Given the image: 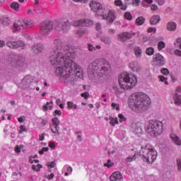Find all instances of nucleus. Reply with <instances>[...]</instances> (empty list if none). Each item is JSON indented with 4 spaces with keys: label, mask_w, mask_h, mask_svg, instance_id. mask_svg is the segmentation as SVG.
<instances>
[{
    "label": "nucleus",
    "mask_w": 181,
    "mask_h": 181,
    "mask_svg": "<svg viewBox=\"0 0 181 181\" xmlns=\"http://www.w3.org/2000/svg\"><path fill=\"white\" fill-rule=\"evenodd\" d=\"M53 46L49 62L54 67L58 66L55 74L61 77V81L64 84H76L78 78H84L83 69L73 62L77 56V48L66 43L60 38L54 40Z\"/></svg>",
    "instance_id": "obj_1"
},
{
    "label": "nucleus",
    "mask_w": 181,
    "mask_h": 181,
    "mask_svg": "<svg viewBox=\"0 0 181 181\" xmlns=\"http://www.w3.org/2000/svg\"><path fill=\"white\" fill-rule=\"evenodd\" d=\"M110 64L101 59H95L92 62L88 67V78L94 81V83H99L100 78L108 75V68Z\"/></svg>",
    "instance_id": "obj_2"
},
{
    "label": "nucleus",
    "mask_w": 181,
    "mask_h": 181,
    "mask_svg": "<svg viewBox=\"0 0 181 181\" xmlns=\"http://www.w3.org/2000/svg\"><path fill=\"white\" fill-rule=\"evenodd\" d=\"M128 104L134 107V112L141 114L151 108V98L145 93H136L129 96Z\"/></svg>",
    "instance_id": "obj_3"
},
{
    "label": "nucleus",
    "mask_w": 181,
    "mask_h": 181,
    "mask_svg": "<svg viewBox=\"0 0 181 181\" xmlns=\"http://www.w3.org/2000/svg\"><path fill=\"white\" fill-rule=\"evenodd\" d=\"M137 83L136 76L132 74L124 73L119 76V84L122 90H131Z\"/></svg>",
    "instance_id": "obj_4"
},
{
    "label": "nucleus",
    "mask_w": 181,
    "mask_h": 181,
    "mask_svg": "<svg viewBox=\"0 0 181 181\" xmlns=\"http://www.w3.org/2000/svg\"><path fill=\"white\" fill-rule=\"evenodd\" d=\"M140 155L142 156L143 160L149 164L155 162V160H156V158H158V152L153 146L150 144H148L144 146H141Z\"/></svg>",
    "instance_id": "obj_5"
},
{
    "label": "nucleus",
    "mask_w": 181,
    "mask_h": 181,
    "mask_svg": "<svg viewBox=\"0 0 181 181\" xmlns=\"http://www.w3.org/2000/svg\"><path fill=\"white\" fill-rule=\"evenodd\" d=\"M90 8L92 11H93V12H100L102 11L100 15H102L103 18L107 21V25H111V23H112V22L117 19L115 12L113 11H110L107 14H104V11H103V5L98 2L93 1L90 4Z\"/></svg>",
    "instance_id": "obj_6"
},
{
    "label": "nucleus",
    "mask_w": 181,
    "mask_h": 181,
    "mask_svg": "<svg viewBox=\"0 0 181 181\" xmlns=\"http://www.w3.org/2000/svg\"><path fill=\"white\" fill-rule=\"evenodd\" d=\"M163 124L159 120L151 119L146 127V131L151 136H158L163 132Z\"/></svg>",
    "instance_id": "obj_7"
},
{
    "label": "nucleus",
    "mask_w": 181,
    "mask_h": 181,
    "mask_svg": "<svg viewBox=\"0 0 181 181\" xmlns=\"http://www.w3.org/2000/svg\"><path fill=\"white\" fill-rule=\"evenodd\" d=\"M8 64L16 69L25 66V57L22 55H13L8 58Z\"/></svg>",
    "instance_id": "obj_8"
},
{
    "label": "nucleus",
    "mask_w": 181,
    "mask_h": 181,
    "mask_svg": "<svg viewBox=\"0 0 181 181\" xmlns=\"http://www.w3.org/2000/svg\"><path fill=\"white\" fill-rule=\"evenodd\" d=\"M53 21H47L41 23L40 28V33L42 36H49L52 30H53Z\"/></svg>",
    "instance_id": "obj_9"
},
{
    "label": "nucleus",
    "mask_w": 181,
    "mask_h": 181,
    "mask_svg": "<svg viewBox=\"0 0 181 181\" xmlns=\"http://www.w3.org/2000/svg\"><path fill=\"white\" fill-rule=\"evenodd\" d=\"M6 45L8 47H10V49H19V47H21L23 49H25V42H23V41H16L13 38H10Z\"/></svg>",
    "instance_id": "obj_10"
},
{
    "label": "nucleus",
    "mask_w": 181,
    "mask_h": 181,
    "mask_svg": "<svg viewBox=\"0 0 181 181\" xmlns=\"http://www.w3.org/2000/svg\"><path fill=\"white\" fill-rule=\"evenodd\" d=\"M165 57L159 53H156L153 56L152 64L155 67H162L165 66Z\"/></svg>",
    "instance_id": "obj_11"
},
{
    "label": "nucleus",
    "mask_w": 181,
    "mask_h": 181,
    "mask_svg": "<svg viewBox=\"0 0 181 181\" xmlns=\"http://www.w3.org/2000/svg\"><path fill=\"white\" fill-rule=\"evenodd\" d=\"M72 26H93L94 25V21L90 19H81V20H76L73 21L71 23V25Z\"/></svg>",
    "instance_id": "obj_12"
},
{
    "label": "nucleus",
    "mask_w": 181,
    "mask_h": 181,
    "mask_svg": "<svg viewBox=\"0 0 181 181\" xmlns=\"http://www.w3.org/2000/svg\"><path fill=\"white\" fill-rule=\"evenodd\" d=\"M52 124L50 126V129L53 134H57V135H60V120L59 118L54 117L52 119Z\"/></svg>",
    "instance_id": "obj_13"
},
{
    "label": "nucleus",
    "mask_w": 181,
    "mask_h": 181,
    "mask_svg": "<svg viewBox=\"0 0 181 181\" xmlns=\"http://www.w3.org/2000/svg\"><path fill=\"white\" fill-rule=\"evenodd\" d=\"M144 128H145V125L141 122L132 124V131L134 134H142L144 132Z\"/></svg>",
    "instance_id": "obj_14"
},
{
    "label": "nucleus",
    "mask_w": 181,
    "mask_h": 181,
    "mask_svg": "<svg viewBox=\"0 0 181 181\" xmlns=\"http://www.w3.org/2000/svg\"><path fill=\"white\" fill-rule=\"evenodd\" d=\"M135 33L124 32L117 35V39L119 42H127L129 39H132V36H135Z\"/></svg>",
    "instance_id": "obj_15"
},
{
    "label": "nucleus",
    "mask_w": 181,
    "mask_h": 181,
    "mask_svg": "<svg viewBox=\"0 0 181 181\" xmlns=\"http://www.w3.org/2000/svg\"><path fill=\"white\" fill-rule=\"evenodd\" d=\"M45 50V45L42 43H37L32 46L31 52L33 54H39Z\"/></svg>",
    "instance_id": "obj_16"
},
{
    "label": "nucleus",
    "mask_w": 181,
    "mask_h": 181,
    "mask_svg": "<svg viewBox=\"0 0 181 181\" xmlns=\"http://www.w3.org/2000/svg\"><path fill=\"white\" fill-rule=\"evenodd\" d=\"M23 29H25V23L23 22V20L17 21L13 23V33H16V32H19V30H23Z\"/></svg>",
    "instance_id": "obj_17"
},
{
    "label": "nucleus",
    "mask_w": 181,
    "mask_h": 181,
    "mask_svg": "<svg viewBox=\"0 0 181 181\" xmlns=\"http://www.w3.org/2000/svg\"><path fill=\"white\" fill-rule=\"evenodd\" d=\"M110 180H111V181H123L124 178H122V174H121V172L116 171L110 175Z\"/></svg>",
    "instance_id": "obj_18"
},
{
    "label": "nucleus",
    "mask_w": 181,
    "mask_h": 181,
    "mask_svg": "<svg viewBox=\"0 0 181 181\" xmlns=\"http://www.w3.org/2000/svg\"><path fill=\"white\" fill-rule=\"evenodd\" d=\"M33 83V76L30 75L25 76L21 81V84H24L25 87H29V85L32 84Z\"/></svg>",
    "instance_id": "obj_19"
},
{
    "label": "nucleus",
    "mask_w": 181,
    "mask_h": 181,
    "mask_svg": "<svg viewBox=\"0 0 181 181\" xmlns=\"http://www.w3.org/2000/svg\"><path fill=\"white\" fill-rule=\"evenodd\" d=\"M129 67L132 70V71H136V73H138V71H141V66H139V64L136 62H131Z\"/></svg>",
    "instance_id": "obj_20"
},
{
    "label": "nucleus",
    "mask_w": 181,
    "mask_h": 181,
    "mask_svg": "<svg viewBox=\"0 0 181 181\" xmlns=\"http://www.w3.org/2000/svg\"><path fill=\"white\" fill-rule=\"evenodd\" d=\"M88 33V29L83 28H78L76 31V35L77 37H83L84 35H87Z\"/></svg>",
    "instance_id": "obj_21"
},
{
    "label": "nucleus",
    "mask_w": 181,
    "mask_h": 181,
    "mask_svg": "<svg viewBox=\"0 0 181 181\" xmlns=\"http://www.w3.org/2000/svg\"><path fill=\"white\" fill-rule=\"evenodd\" d=\"M63 32H67L71 29V23L69 20L62 22Z\"/></svg>",
    "instance_id": "obj_22"
},
{
    "label": "nucleus",
    "mask_w": 181,
    "mask_h": 181,
    "mask_svg": "<svg viewBox=\"0 0 181 181\" xmlns=\"http://www.w3.org/2000/svg\"><path fill=\"white\" fill-rule=\"evenodd\" d=\"M170 139L173 144L175 145H177L178 146H180L181 145V141L180 139L175 134H170Z\"/></svg>",
    "instance_id": "obj_23"
},
{
    "label": "nucleus",
    "mask_w": 181,
    "mask_h": 181,
    "mask_svg": "<svg viewBox=\"0 0 181 181\" xmlns=\"http://www.w3.org/2000/svg\"><path fill=\"white\" fill-rule=\"evenodd\" d=\"M24 29H30L35 26V22L33 20H23Z\"/></svg>",
    "instance_id": "obj_24"
},
{
    "label": "nucleus",
    "mask_w": 181,
    "mask_h": 181,
    "mask_svg": "<svg viewBox=\"0 0 181 181\" xmlns=\"http://www.w3.org/2000/svg\"><path fill=\"white\" fill-rule=\"evenodd\" d=\"M159 22H160V16L159 15H155L151 18V25H157V23H159Z\"/></svg>",
    "instance_id": "obj_25"
},
{
    "label": "nucleus",
    "mask_w": 181,
    "mask_h": 181,
    "mask_svg": "<svg viewBox=\"0 0 181 181\" xmlns=\"http://www.w3.org/2000/svg\"><path fill=\"white\" fill-rule=\"evenodd\" d=\"M115 6H119L120 9H122V11H127V5L124 4V3H122V1L121 0H115L114 2Z\"/></svg>",
    "instance_id": "obj_26"
},
{
    "label": "nucleus",
    "mask_w": 181,
    "mask_h": 181,
    "mask_svg": "<svg viewBox=\"0 0 181 181\" xmlns=\"http://www.w3.org/2000/svg\"><path fill=\"white\" fill-rule=\"evenodd\" d=\"M176 28H177V25H176V23L175 22L171 21L168 23L167 24V29L170 32H175V30H176Z\"/></svg>",
    "instance_id": "obj_27"
},
{
    "label": "nucleus",
    "mask_w": 181,
    "mask_h": 181,
    "mask_svg": "<svg viewBox=\"0 0 181 181\" xmlns=\"http://www.w3.org/2000/svg\"><path fill=\"white\" fill-rule=\"evenodd\" d=\"M100 40L105 45H111L112 40H111V37L107 36V35H103L101 37Z\"/></svg>",
    "instance_id": "obj_28"
},
{
    "label": "nucleus",
    "mask_w": 181,
    "mask_h": 181,
    "mask_svg": "<svg viewBox=\"0 0 181 181\" xmlns=\"http://www.w3.org/2000/svg\"><path fill=\"white\" fill-rule=\"evenodd\" d=\"M47 110H53V100L47 102L46 105L42 106V111H47Z\"/></svg>",
    "instance_id": "obj_29"
},
{
    "label": "nucleus",
    "mask_w": 181,
    "mask_h": 181,
    "mask_svg": "<svg viewBox=\"0 0 181 181\" xmlns=\"http://www.w3.org/2000/svg\"><path fill=\"white\" fill-rule=\"evenodd\" d=\"M134 52L135 56L137 57L139 59H141V57H142V49H141L140 47H135L134 49Z\"/></svg>",
    "instance_id": "obj_30"
},
{
    "label": "nucleus",
    "mask_w": 181,
    "mask_h": 181,
    "mask_svg": "<svg viewBox=\"0 0 181 181\" xmlns=\"http://www.w3.org/2000/svg\"><path fill=\"white\" fill-rule=\"evenodd\" d=\"M1 22L4 26H9V25H11V19L8 17L1 18Z\"/></svg>",
    "instance_id": "obj_31"
},
{
    "label": "nucleus",
    "mask_w": 181,
    "mask_h": 181,
    "mask_svg": "<svg viewBox=\"0 0 181 181\" xmlns=\"http://www.w3.org/2000/svg\"><path fill=\"white\" fill-rule=\"evenodd\" d=\"M174 103L175 105H180L181 104V96L180 95L175 93L173 97Z\"/></svg>",
    "instance_id": "obj_32"
},
{
    "label": "nucleus",
    "mask_w": 181,
    "mask_h": 181,
    "mask_svg": "<svg viewBox=\"0 0 181 181\" xmlns=\"http://www.w3.org/2000/svg\"><path fill=\"white\" fill-rule=\"evenodd\" d=\"M54 29H55V30H57V32H62V30H63V27L62 25V22L57 21L54 23Z\"/></svg>",
    "instance_id": "obj_33"
},
{
    "label": "nucleus",
    "mask_w": 181,
    "mask_h": 181,
    "mask_svg": "<svg viewBox=\"0 0 181 181\" xmlns=\"http://www.w3.org/2000/svg\"><path fill=\"white\" fill-rule=\"evenodd\" d=\"M145 23V18L143 16H139L136 19V25L141 26Z\"/></svg>",
    "instance_id": "obj_34"
},
{
    "label": "nucleus",
    "mask_w": 181,
    "mask_h": 181,
    "mask_svg": "<svg viewBox=\"0 0 181 181\" xmlns=\"http://www.w3.org/2000/svg\"><path fill=\"white\" fill-rule=\"evenodd\" d=\"M109 119H110V124L112 125V127H115V124L116 125H118L119 124L118 118L117 117L114 118L112 117H110Z\"/></svg>",
    "instance_id": "obj_35"
},
{
    "label": "nucleus",
    "mask_w": 181,
    "mask_h": 181,
    "mask_svg": "<svg viewBox=\"0 0 181 181\" xmlns=\"http://www.w3.org/2000/svg\"><path fill=\"white\" fill-rule=\"evenodd\" d=\"M153 53H155V49H154L153 47H148V48L146 49V54L148 56H153Z\"/></svg>",
    "instance_id": "obj_36"
},
{
    "label": "nucleus",
    "mask_w": 181,
    "mask_h": 181,
    "mask_svg": "<svg viewBox=\"0 0 181 181\" xmlns=\"http://www.w3.org/2000/svg\"><path fill=\"white\" fill-rule=\"evenodd\" d=\"M67 105H68V108L69 110H71L72 108L74 110H77V105L76 104H74V102L68 101L67 102Z\"/></svg>",
    "instance_id": "obj_37"
},
{
    "label": "nucleus",
    "mask_w": 181,
    "mask_h": 181,
    "mask_svg": "<svg viewBox=\"0 0 181 181\" xmlns=\"http://www.w3.org/2000/svg\"><path fill=\"white\" fill-rule=\"evenodd\" d=\"M11 9H13L14 11H19V3L18 2H13L11 5H10Z\"/></svg>",
    "instance_id": "obj_38"
},
{
    "label": "nucleus",
    "mask_w": 181,
    "mask_h": 181,
    "mask_svg": "<svg viewBox=\"0 0 181 181\" xmlns=\"http://www.w3.org/2000/svg\"><path fill=\"white\" fill-rule=\"evenodd\" d=\"M152 2H153V0H144V1L142 3V6L144 8H148L149 7V5L152 4Z\"/></svg>",
    "instance_id": "obj_39"
},
{
    "label": "nucleus",
    "mask_w": 181,
    "mask_h": 181,
    "mask_svg": "<svg viewBox=\"0 0 181 181\" xmlns=\"http://www.w3.org/2000/svg\"><path fill=\"white\" fill-rule=\"evenodd\" d=\"M166 47V44L163 41H160L158 44V50H162V49H165Z\"/></svg>",
    "instance_id": "obj_40"
},
{
    "label": "nucleus",
    "mask_w": 181,
    "mask_h": 181,
    "mask_svg": "<svg viewBox=\"0 0 181 181\" xmlns=\"http://www.w3.org/2000/svg\"><path fill=\"white\" fill-rule=\"evenodd\" d=\"M105 168H112L114 163L111 162V160H107V163L104 164Z\"/></svg>",
    "instance_id": "obj_41"
},
{
    "label": "nucleus",
    "mask_w": 181,
    "mask_h": 181,
    "mask_svg": "<svg viewBox=\"0 0 181 181\" xmlns=\"http://www.w3.org/2000/svg\"><path fill=\"white\" fill-rule=\"evenodd\" d=\"M136 159V153H135L133 156H129L126 158V162H132V160H135Z\"/></svg>",
    "instance_id": "obj_42"
},
{
    "label": "nucleus",
    "mask_w": 181,
    "mask_h": 181,
    "mask_svg": "<svg viewBox=\"0 0 181 181\" xmlns=\"http://www.w3.org/2000/svg\"><path fill=\"white\" fill-rule=\"evenodd\" d=\"M158 78L160 80V81H162L163 83H165V84L168 85L169 84V83H168V78H165V76H158Z\"/></svg>",
    "instance_id": "obj_43"
},
{
    "label": "nucleus",
    "mask_w": 181,
    "mask_h": 181,
    "mask_svg": "<svg viewBox=\"0 0 181 181\" xmlns=\"http://www.w3.org/2000/svg\"><path fill=\"white\" fill-rule=\"evenodd\" d=\"M124 18L127 19V21H132V14H131L129 12H126L124 13Z\"/></svg>",
    "instance_id": "obj_44"
},
{
    "label": "nucleus",
    "mask_w": 181,
    "mask_h": 181,
    "mask_svg": "<svg viewBox=\"0 0 181 181\" xmlns=\"http://www.w3.org/2000/svg\"><path fill=\"white\" fill-rule=\"evenodd\" d=\"M44 177H45V179H48V180H52V179L54 177V173H51L49 175L45 174Z\"/></svg>",
    "instance_id": "obj_45"
},
{
    "label": "nucleus",
    "mask_w": 181,
    "mask_h": 181,
    "mask_svg": "<svg viewBox=\"0 0 181 181\" xmlns=\"http://www.w3.org/2000/svg\"><path fill=\"white\" fill-rule=\"evenodd\" d=\"M113 110H116L117 111H119V105L118 103H112L111 104Z\"/></svg>",
    "instance_id": "obj_46"
},
{
    "label": "nucleus",
    "mask_w": 181,
    "mask_h": 181,
    "mask_svg": "<svg viewBox=\"0 0 181 181\" xmlns=\"http://www.w3.org/2000/svg\"><path fill=\"white\" fill-rule=\"evenodd\" d=\"M118 117L119 118V122H124L127 121V118H125L122 114H119Z\"/></svg>",
    "instance_id": "obj_47"
},
{
    "label": "nucleus",
    "mask_w": 181,
    "mask_h": 181,
    "mask_svg": "<svg viewBox=\"0 0 181 181\" xmlns=\"http://www.w3.org/2000/svg\"><path fill=\"white\" fill-rule=\"evenodd\" d=\"M81 97H83L85 100H87L90 97V93L88 92H85L81 94Z\"/></svg>",
    "instance_id": "obj_48"
},
{
    "label": "nucleus",
    "mask_w": 181,
    "mask_h": 181,
    "mask_svg": "<svg viewBox=\"0 0 181 181\" xmlns=\"http://www.w3.org/2000/svg\"><path fill=\"white\" fill-rule=\"evenodd\" d=\"M47 166L48 168H55L56 166V162L55 161H52L50 163H47Z\"/></svg>",
    "instance_id": "obj_49"
},
{
    "label": "nucleus",
    "mask_w": 181,
    "mask_h": 181,
    "mask_svg": "<svg viewBox=\"0 0 181 181\" xmlns=\"http://www.w3.org/2000/svg\"><path fill=\"white\" fill-rule=\"evenodd\" d=\"M49 151V148L47 147H43L40 151L39 153L40 155H43L45 152H47Z\"/></svg>",
    "instance_id": "obj_50"
},
{
    "label": "nucleus",
    "mask_w": 181,
    "mask_h": 181,
    "mask_svg": "<svg viewBox=\"0 0 181 181\" xmlns=\"http://www.w3.org/2000/svg\"><path fill=\"white\" fill-rule=\"evenodd\" d=\"M88 48L89 52H94L95 51V47L93 46L92 44H88Z\"/></svg>",
    "instance_id": "obj_51"
},
{
    "label": "nucleus",
    "mask_w": 181,
    "mask_h": 181,
    "mask_svg": "<svg viewBox=\"0 0 181 181\" xmlns=\"http://www.w3.org/2000/svg\"><path fill=\"white\" fill-rule=\"evenodd\" d=\"M147 32L148 33H152V32L153 33H156V28L150 27L148 28Z\"/></svg>",
    "instance_id": "obj_52"
},
{
    "label": "nucleus",
    "mask_w": 181,
    "mask_h": 181,
    "mask_svg": "<svg viewBox=\"0 0 181 181\" xmlns=\"http://www.w3.org/2000/svg\"><path fill=\"white\" fill-rule=\"evenodd\" d=\"M161 73L164 76H168V74H169V70L168 69L163 68L161 69Z\"/></svg>",
    "instance_id": "obj_53"
},
{
    "label": "nucleus",
    "mask_w": 181,
    "mask_h": 181,
    "mask_svg": "<svg viewBox=\"0 0 181 181\" xmlns=\"http://www.w3.org/2000/svg\"><path fill=\"white\" fill-rule=\"evenodd\" d=\"M177 165L179 172H181V159L180 158L177 159Z\"/></svg>",
    "instance_id": "obj_54"
},
{
    "label": "nucleus",
    "mask_w": 181,
    "mask_h": 181,
    "mask_svg": "<svg viewBox=\"0 0 181 181\" xmlns=\"http://www.w3.org/2000/svg\"><path fill=\"white\" fill-rule=\"evenodd\" d=\"M26 126L25 125H21L20 126V134H22V132H26Z\"/></svg>",
    "instance_id": "obj_55"
},
{
    "label": "nucleus",
    "mask_w": 181,
    "mask_h": 181,
    "mask_svg": "<svg viewBox=\"0 0 181 181\" xmlns=\"http://www.w3.org/2000/svg\"><path fill=\"white\" fill-rule=\"evenodd\" d=\"M141 0H132V4L134 6H139Z\"/></svg>",
    "instance_id": "obj_56"
},
{
    "label": "nucleus",
    "mask_w": 181,
    "mask_h": 181,
    "mask_svg": "<svg viewBox=\"0 0 181 181\" xmlns=\"http://www.w3.org/2000/svg\"><path fill=\"white\" fill-rule=\"evenodd\" d=\"M174 53L175 56H178L179 57H181V51L180 49H175Z\"/></svg>",
    "instance_id": "obj_57"
},
{
    "label": "nucleus",
    "mask_w": 181,
    "mask_h": 181,
    "mask_svg": "<svg viewBox=\"0 0 181 181\" xmlns=\"http://www.w3.org/2000/svg\"><path fill=\"white\" fill-rule=\"evenodd\" d=\"M54 117H56V115H58L59 117H60V115H62V110H56L54 112Z\"/></svg>",
    "instance_id": "obj_58"
},
{
    "label": "nucleus",
    "mask_w": 181,
    "mask_h": 181,
    "mask_svg": "<svg viewBox=\"0 0 181 181\" xmlns=\"http://www.w3.org/2000/svg\"><path fill=\"white\" fill-rule=\"evenodd\" d=\"M26 119V117L25 116H21L20 117L18 118V122H23Z\"/></svg>",
    "instance_id": "obj_59"
},
{
    "label": "nucleus",
    "mask_w": 181,
    "mask_h": 181,
    "mask_svg": "<svg viewBox=\"0 0 181 181\" xmlns=\"http://www.w3.org/2000/svg\"><path fill=\"white\" fill-rule=\"evenodd\" d=\"M115 32H116L115 29H113V28H110L108 30L109 35H114L115 34Z\"/></svg>",
    "instance_id": "obj_60"
},
{
    "label": "nucleus",
    "mask_w": 181,
    "mask_h": 181,
    "mask_svg": "<svg viewBox=\"0 0 181 181\" xmlns=\"http://www.w3.org/2000/svg\"><path fill=\"white\" fill-rule=\"evenodd\" d=\"M46 124H47V120L42 119L41 120L40 125H42V127H45Z\"/></svg>",
    "instance_id": "obj_61"
},
{
    "label": "nucleus",
    "mask_w": 181,
    "mask_h": 181,
    "mask_svg": "<svg viewBox=\"0 0 181 181\" xmlns=\"http://www.w3.org/2000/svg\"><path fill=\"white\" fill-rule=\"evenodd\" d=\"M151 11H158V6H156V4H152L151 6Z\"/></svg>",
    "instance_id": "obj_62"
},
{
    "label": "nucleus",
    "mask_w": 181,
    "mask_h": 181,
    "mask_svg": "<svg viewBox=\"0 0 181 181\" xmlns=\"http://www.w3.org/2000/svg\"><path fill=\"white\" fill-rule=\"evenodd\" d=\"M95 29H96V30H101V24H100V23H96Z\"/></svg>",
    "instance_id": "obj_63"
},
{
    "label": "nucleus",
    "mask_w": 181,
    "mask_h": 181,
    "mask_svg": "<svg viewBox=\"0 0 181 181\" xmlns=\"http://www.w3.org/2000/svg\"><path fill=\"white\" fill-rule=\"evenodd\" d=\"M45 135H46L45 133H42L41 135H40V141H45Z\"/></svg>",
    "instance_id": "obj_64"
}]
</instances>
